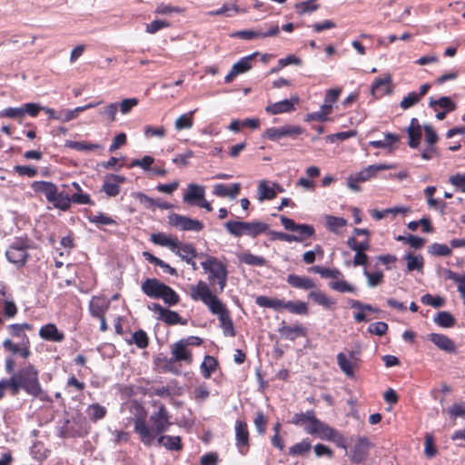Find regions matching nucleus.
<instances>
[{"instance_id":"obj_45","label":"nucleus","mask_w":465,"mask_h":465,"mask_svg":"<svg viewBox=\"0 0 465 465\" xmlns=\"http://www.w3.org/2000/svg\"><path fill=\"white\" fill-rule=\"evenodd\" d=\"M64 146L76 151H93L94 149L102 148V145L98 143H92L85 141L78 142L71 140H66L64 143Z\"/></svg>"},{"instance_id":"obj_32","label":"nucleus","mask_w":465,"mask_h":465,"mask_svg":"<svg viewBox=\"0 0 465 465\" xmlns=\"http://www.w3.org/2000/svg\"><path fill=\"white\" fill-rule=\"evenodd\" d=\"M5 257L9 262L15 264L18 268H21L25 265L30 255L27 252H19L15 249L9 248L5 252Z\"/></svg>"},{"instance_id":"obj_3","label":"nucleus","mask_w":465,"mask_h":465,"mask_svg":"<svg viewBox=\"0 0 465 465\" xmlns=\"http://www.w3.org/2000/svg\"><path fill=\"white\" fill-rule=\"evenodd\" d=\"M190 296L194 301H202L208 307L209 311L213 314L217 315L218 318L230 312L226 305L203 281H199L196 285H191Z\"/></svg>"},{"instance_id":"obj_38","label":"nucleus","mask_w":465,"mask_h":465,"mask_svg":"<svg viewBox=\"0 0 465 465\" xmlns=\"http://www.w3.org/2000/svg\"><path fill=\"white\" fill-rule=\"evenodd\" d=\"M434 322L442 328H451L456 324L455 317L447 311L439 312L433 319Z\"/></svg>"},{"instance_id":"obj_64","label":"nucleus","mask_w":465,"mask_h":465,"mask_svg":"<svg viewBox=\"0 0 465 465\" xmlns=\"http://www.w3.org/2000/svg\"><path fill=\"white\" fill-rule=\"evenodd\" d=\"M447 411L451 420H456L458 417L465 418V402L454 403L448 408Z\"/></svg>"},{"instance_id":"obj_53","label":"nucleus","mask_w":465,"mask_h":465,"mask_svg":"<svg viewBox=\"0 0 465 465\" xmlns=\"http://www.w3.org/2000/svg\"><path fill=\"white\" fill-rule=\"evenodd\" d=\"M221 323V328L223 329V334L229 337H234L236 335V331L233 325V322L229 314H225L223 317L218 318Z\"/></svg>"},{"instance_id":"obj_43","label":"nucleus","mask_w":465,"mask_h":465,"mask_svg":"<svg viewBox=\"0 0 465 465\" xmlns=\"http://www.w3.org/2000/svg\"><path fill=\"white\" fill-rule=\"evenodd\" d=\"M308 298L312 299L315 303L323 306L326 309H331L335 303V300L327 297L321 291H312L308 293Z\"/></svg>"},{"instance_id":"obj_14","label":"nucleus","mask_w":465,"mask_h":465,"mask_svg":"<svg viewBox=\"0 0 465 465\" xmlns=\"http://www.w3.org/2000/svg\"><path fill=\"white\" fill-rule=\"evenodd\" d=\"M391 83L392 78L390 74H385L384 77L376 78L371 87V95L380 98L384 94H391L392 93Z\"/></svg>"},{"instance_id":"obj_17","label":"nucleus","mask_w":465,"mask_h":465,"mask_svg":"<svg viewBox=\"0 0 465 465\" xmlns=\"http://www.w3.org/2000/svg\"><path fill=\"white\" fill-rule=\"evenodd\" d=\"M428 340L447 353L457 352L455 342L445 334L431 332L428 335Z\"/></svg>"},{"instance_id":"obj_56","label":"nucleus","mask_w":465,"mask_h":465,"mask_svg":"<svg viewBox=\"0 0 465 465\" xmlns=\"http://www.w3.org/2000/svg\"><path fill=\"white\" fill-rule=\"evenodd\" d=\"M194 111H190L188 114H183L179 116L175 121V129L180 131L183 129H189L193 126V114Z\"/></svg>"},{"instance_id":"obj_41","label":"nucleus","mask_w":465,"mask_h":465,"mask_svg":"<svg viewBox=\"0 0 465 465\" xmlns=\"http://www.w3.org/2000/svg\"><path fill=\"white\" fill-rule=\"evenodd\" d=\"M126 342L130 345L135 344L139 349H145L149 345V337L143 330L139 329L132 334L131 339L126 340Z\"/></svg>"},{"instance_id":"obj_27","label":"nucleus","mask_w":465,"mask_h":465,"mask_svg":"<svg viewBox=\"0 0 465 465\" xmlns=\"http://www.w3.org/2000/svg\"><path fill=\"white\" fill-rule=\"evenodd\" d=\"M241 183H232L230 186L223 183H218L214 185L213 193L219 197L235 199L241 192Z\"/></svg>"},{"instance_id":"obj_58","label":"nucleus","mask_w":465,"mask_h":465,"mask_svg":"<svg viewBox=\"0 0 465 465\" xmlns=\"http://www.w3.org/2000/svg\"><path fill=\"white\" fill-rule=\"evenodd\" d=\"M132 196L138 200L146 209H151L153 211L156 208V200L146 195L142 192H134L132 193Z\"/></svg>"},{"instance_id":"obj_50","label":"nucleus","mask_w":465,"mask_h":465,"mask_svg":"<svg viewBox=\"0 0 465 465\" xmlns=\"http://www.w3.org/2000/svg\"><path fill=\"white\" fill-rule=\"evenodd\" d=\"M337 361H338V365L341 368V370L348 377L354 376V365L355 364L352 361H349L343 352H340L337 355Z\"/></svg>"},{"instance_id":"obj_5","label":"nucleus","mask_w":465,"mask_h":465,"mask_svg":"<svg viewBox=\"0 0 465 465\" xmlns=\"http://www.w3.org/2000/svg\"><path fill=\"white\" fill-rule=\"evenodd\" d=\"M226 231L233 237L240 238L242 235H248L256 238L258 235L268 231V224L260 221H227L223 224Z\"/></svg>"},{"instance_id":"obj_57","label":"nucleus","mask_w":465,"mask_h":465,"mask_svg":"<svg viewBox=\"0 0 465 465\" xmlns=\"http://www.w3.org/2000/svg\"><path fill=\"white\" fill-rule=\"evenodd\" d=\"M428 252L435 256L448 257L451 255L452 251L446 244L434 242L429 247Z\"/></svg>"},{"instance_id":"obj_35","label":"nucleus","mask_w":465,"mask_h":465,"mask_svg":"<svg viewBox=\"0 0 465 465\" xmlns=\"http://www.w3.org/2000/svg\"><path fill=\"white\" fill-rule=\"evenodd\" d=\"M159 321L163 322L167 325H186L188 321L180 316V314L174 311H172L168 308L165 309L162 317L157 318Z\"/></svg>"},{"instance_id":"obj_16","label":"nucleus","mask_w":465,"mask_h":465,"mask_svg":"<svg viewBox=\"0 0 465 465\" xmlns=\"http://www.w3.org/2000/svg\"><path fill=\"white\" fill-rule=\"evenodd\" d=\"M174 253L187 264L191 265L193 271L198 269L196 262H194V258H196L199 253L197 252V250L193 243L181 242L179 248L176 249Z\"/></svg>"},{"instance_id":"obj_59","label":"nucleus","mask_w":465,"mask_h":465,"mask_svg":"<svg viewBox=\"0 0 465 465\" xmlns=\"http://www.w3.org/2000/svg\"><path fill=\"white\" fill-rule=\"evenodd\" d=\"M278 302L279 299H273L264 295L257 296L255 299V303L258 306L262 308L273 309L274 311H278Z\"/></svg>"},{"instance_id":"obj_8","label":"nucleus","mask_w":465,"mask_h":465,"mask_svg":"<svg viewBox=\"0 0 465 465\" xmlns=\"http://www.w3.org/2000/svg\"><path fill=\"white\" fill-rule=\"evenodd\" d=\"M304 133V129L299 125L285 124L281 127H271L266 129L262 137L272 142H279L283 137L296 139Z\"/></svg>"},{"instance_id":"obj_7","label":"nucleus","mask_w":465,"mask_h":465,"mask_svg":"<svg viewBox=\"0 0 465 465\" xmlns=\"http://www.w3.org/2000/svg\"><path fill=\"white\" fill-rule=\"evenodd\" d=\"M280 221L285 230L290 232H298V234H291L290 236L295 237L296 240H290V242H302L305 239L312 238L315 236L314 226L308 223H297L294 220L280 215Z\"/></svg>"},{"instance_id":"obj_63","label":"nucleus","mask_w":465,"mask_h":465,"mask_svg":"<svg viewBox=\"0 0 465 465\" xmlns=\"http://www.w3.org/2000/svg\"><path fill=\"white\" fill-rule=\"evenodd\" d=\"M9 248L15 249L19 252H27L32 248V241L27 237L15 238V240L10 244Z\"/></svg>"},{"instance_id":"obj_42","label":"nucleus","mask_w":465,"mask_h":465,"mask_svg":"<svg viewBox=\"0 0 465 465\" xmlns=\"http://www.w3.org/2000/svg\"><path fill=\"white\" fill-rule=\"evenodd\" d=\"M403 259L407 262V270L409 272H420L424 267V259L420 254L414 255L411 252H408L404 255Z\"/></svg>"},{"instance_id":"obj_11","label":"nucleus","mask_w":465,"mask_h":465,"mask_svg":"<svg viewBox=\"0 0 465 465\" xmlns=\"http://www.w3.org/2000/svg\"><path fill=\"white\" fill-rule=\"evenodd\" d=\"M300 103V97L297 94L292 95L290 99H283L276 103H270L265 107L268 114L275 115L284 113H292L296 110V104Z\"/></svg>"},{"instance_id":"obj_21","label":"nucleus","mask_w":465,"mask_h":465,"mask_svg":"<svg viewBox=\"0 0 465 465\" xmlns=\"http://www.w3.org/2000/svg\"><path fill=\"white\" fill-rule=\"evenodd\" d=\"M110 301L104 296H94L89 302V312L94 318H102L109 309Z\"/></svg>"},{"instance_id":"obj_62","label":"nucleus","mask_w":465,"mask_h":465,"mask_svg":"<svg viewBox=\"0 0 465 465\" xmlns=\"http://www.w3.org/2000/svg\"><path fill=\"white\" fill-rule=\"evenodd\" d=\"M164 447L168 450L180 451L183 450L182 438L180 436L166 435Z\"/></svg>"},{"instance_id":"obj_61","label":"nucleus","mask_w":465,"mask_h":465,"mask_svg":"<svg viewBox=\"0 0 465 465\" xmlns=\"http://www.w3.org/2000/svg\"><path fill=\"white\" fill-rule=\"evenodd\" d=\"M304 414V418L308 420L310 423L309 426L305 428V430L307 433L314 435L315 431L317 430L316 426L319 424L321 420L316 418L314 411H307Z\"/></svg>"},{"instance_id":"obj_10","label":"nucleus","mask_w":465,"mask_h":465,"mask_svg":"<svg viewBox=\"0 0 465 465\" xmlns=\"http://www.w3.org/2000/svg\"><path fill=\"white\" fill-rule=\"evenodd\" d=\"M372 443L366 436L359 437L350 451V460L354 464H362L369 456Z\"/></svg>"},{"instance_id":"obj_39","label":"nucleus","mask_w":465,"mask_h":465,"mask_svg":"<svg viewBox=\"0 0 465 465\" xmlns=\"http://www.w3.org/2000/svg\"><path fill=\"white\" fill-rule=\"evenodd\" d=\"M219 366L217 359L211 355H206L201 364V371L205 379H209L213 372L216 371Z\"/></svg>"},{"instance_id":"obj_18","label":"nucleus","mask_w":465,"mask_h":465,"mask_svg":"<svg viewBox=\"0 0 465 465\" xmlns=\"http://www.w3.org/2000/svg\"><path fill=\"white\" fill-rule=\"evenodd\" d=\"M38 334L41 339L53 342H62L65 338L64 333L59 331L54 323L43 325Z\"/></svg>"},{"instance_id":"obj_55","label":"nucleus","mask_w":465,"mask_h":465,"mask_svg":"<svg viewBox=\"0 0 465 465\" xmlns=\"http://www.w3.org/2000/svg\"><path fill=\"white\" fill-rule=\"evenodd\" d=\"M364 276L367 278V283L369 287H376L383 282L384 274L381 271H375L373 272H370L366 269L363 271Z\"/></svg>"},{"instance_id":"obj_48","label":"nucleus","mask_w":465,"mask_h":465,"mask_svg":"<svg viewBox=\"0 0 465 465\" xmlns=\"http://www.w3.org/2000/svg\"><path fill=\"white\" fill-rule=\"evenodd\" d=\"M312 449V444L309 439H303L301 442L294 444L289 448V455L291 456H304Z\"/></svg>"},{"instance_id":"obj_12","label":"nucleus","mask_w":465,"mask_h":465,"mask_svg":"<svg viewBox=\"0 0 465 465\" xmlns=\"http://www.w3.org/2000/svg\"><path fill=\"white\" fill-rule=\"evenodd\" d=\"M348 304L351 309H358L359 312L353 314V319L355 322H367L370 321L368 318L366 312H373V313H381L382 311L378 307H375L369 303H364L359 300L348 299Z\"/></svg>"},{"instance_id":"obj_49","label":"nucleus","mask_w":465,"mask_h":465,"mask_svg":"<svg viewBox=\"0 0 465 465\" xmlns=\"http://www.w3.org/2000/svg\"><path fill=\"white\" fill-rule=\"evenodd\" d=\"M163 302L169 306H175L180 302L179 294L169 285H165L164 291L163 292V296L161 298Z\"/></svg>"},{"instance_id":"obj_31","label":"nucleus","mask_w":465,"mask_h":465,"mask_svg":"<svg viewBox=\"0 0 465 465\" xmlns=\"http://www.w3.org/2000/svg\"><path fill=\"white\" fill-rule=\"evenodd\" d=\"M429 106L435 111H437V106H439L448 114L457 109V104L451 99L450 96H441L437 100L433 99V97H430Z\"/></svg>"},{"instance_id":"obj_9","label":"nucleus","mask_w":465,"mask_h":465,"mask_svg":"<svg viewBox=\"0 0 465 465\" xmlns=\"http://www.w3.org/2000/svg\"><path fill=\"white\" fill-rule=\"evenodd\" d=\"M168 223L181 231L201 232L204 225L203 223L191 217L182 215L179 213H172L168 215Z\"/></svg>"},{"instance_id":"obj_2","label":"nucleus","mask_w":465,"mask_h":465,"mask_svg":"<svg viewBox=\"0 0 465 465\" xmlns=\"http://www.w3.org/2000/svg\"><path fill=\"white\" fill-rule=\"evenodd\" d=\"M134 420V431L139 435L141 442L146 447L152 446L156 436L167 431L172 425L169 419L165 421L163 418L153 414L150 417L153 427L150 428L146 422L145 412L136 414Z\"/></svg>"},{"instance_id":"obj_4","label":"nucleus","mask_w":465,"mask_h":465,"mask_svg":"<svg viewBox=\"0 0 465 465\" xmlns=\"http://www.w3.org/2000/svg\"><path fill=\"white\" fill-rule=\"evenodd\" d=\"M204 272L208 273V281L213 285L217 282L218 289L215 292L222 293L227 285L228 274L226 264L214 256H208L207 259L201 262Z\"/></svg>"},{"instance_id":"obj_25","label":"nucleus","mask_w":465,"mask_h":465,"mask_svg":"<svg viewBox=\"0 0 465 465\" xmlns=\"http://www.w3.org/2000/svg\"><path fill=\"white\" fill-rule=\"evenodd\" d=\"M3 346L6 351H11L13 354H19L24 359H27L31 355L29 338L22 341L21 347L14 343L10 339H6L3 342Z\"/></svg>"},{"instance_id":"obj_44","label":"nucleus","mask_w":465,"mask_h":465,"mask_svg":"<svg viewBox=\"0 0 465 465\" xmlns=\"http://www.w3.org/2000/svg\"><path fill=\"white\" fill-rule=\"evenodd\" d=\"M241 262L252 266H264L267 260L262 256L254 255L249 252L238 255Z\"/></svg>"},{"instance_id":"obj_40","label":"nucleus","mask_w":465,"mask_h":465,"mask_svg":"<svg viewBox=\"0 0 465 465\" xmlns=\"http://www.w3.org/2000/svg\"><path fill=\"white\" fill-rule=\"evenodd\" d=\"M89 214L86 216L87 220L91 223H94L97 227H101L102 225H116L117 223L111 216L106 215L105 213L100 212L96 215H94L92 212L87 211Z\"/></svg>"},{"instance_id":"obj_1","label":"nucleus","mask_w":465,"mask_h":465,"mask_svg":"<svg viewBox=\"0 0 465 465\" xmlns=\"http://www.w3.org/2000/svg\"><path fill=\"white\" fill-rule=\"evenodd\" d=\"M15 374L17 394L24 391L27 395L42 401L52 402L47 391L43 390L39 371L32 363L20 368Z\"/></svg>"},{"instance_id":"obj_33","label":"nucleus","mask_w":465,"mask_h":465,"mask_svg":"<svg viewBox=\"0 0 465 465\" xmlns=\"http://www.w3.org/2000/svg\"><path fill=\"white\" fill-rule=\"evenodd\" d=\"M258 200L260 202L272 200L277 196V191L266 180H262L258 184Z\"/></svg>"},{"instance_id":"obj_28","label":"nucleus","mask_w":465,"mask_h":465,"mask_svg":"<svg viewBox=\"0 0 465 465\" xmlns=\"http://www.w3.org/2000/svg\"><path fill=\"white\" fill-rule=\"evenodd\" d=\"M155 366L161 368L162 372H170L174 375H181L182 371L178 369L171 358H167L163 353H159L153 357Z\"/></svg>"},{"instance_id":"obj_22","label":"nucleus","mask_w":465,"mask_h":465,"mask_svg":"<svg viewBox=\"0 0 465 465\" xmlns=\"http://www.w3.org/2000/svg\"><path fill=\"white\" fill-rule=\"evenodd\" d=\"M151 242L156 245L168 247L173 252L179 248L181 242L176 237H172L163 232H156L151 234Z\"/></svg>"},{"instance_id":"obj_30","label":"nucleus","mask_w":465,"mask_h":465,"mask_svg":"<svg viewBox=\"0 0 465 465\" xmlns=\"http://www.w3.org/2000/svg\"><path fill=\"white\" fill-rule=\"evenodd\" d=\"M286 282L292 287L302 290H310L316 287V284L312 279L296 274H289L287 276Z\"/></svg>"},{"instance_id":"obj_47","label":"nucleus","mask_w":465,"mask_h":465,"mask_svg":"<svg viewBox=\"0 0 465 465\" xmlns=\"http://www.w3.org/2000/svg\"><path fill=\"white\" fill-rule=\"evenodd\" d=\"M86 411L89 419L94 422L104 419L107 413L106 408L99 403H93L89 405Z\"/></svg>"},{"instance_id":"obj_36","label":"nucleus","mask_w":465,"mask_h":465,"mask_svg":"<svg viewBox=\"0 0 465 465\" xmlns=\"http://www.w3.org/2000/svg\"><path fill=\"white\" fill-rule=\"evenodd\" d=\"M442 271L446 275V279L452 280L458 283L457 291L460 293L463 304L465 305V273L459 274L450 269H443Z\"/></svg>"},{"instance_id":"obj_13","label":"nucleus","mask_w":465,"mask_h":465,"mask_svg":"<svg viewBox=\"0 0 465 465\" xmlns=\"http://www.w3.org/2000/svg\"><path fill=\"white\" fill-rule=\"evenodd\" d=\"M236 447L242 455H245L250 447L248 426L245 420H237L235 424Z\"/></svg>"},{"instance_id":"obj_60","label":"nucleus","mask_w":465,"mask_h":465,"mask_svg":"<svg viewBox=\"0 0 465 465\" xmlns=\"http://www.w3.org/2000/svg\"><path fill=\"white\" fill-rule=\"evenodd\" d=\"M329 286L334 290V291H337V292H352V293H355L356 292V288L350 284L348 282L344 281V280H341V281H336V282H331L329 283Z\"/></svg>"},{"instance_id":"obj_51","label":"nucleus","mask_w":465,"mask_h":465,"mask_svg":"<svg viewBox=\"0 0 465 465\" xmlns=\"http://www.w3.org/2000/svg\"><path fill=\"white\" fill-rule=\"evenodd\" d=\"M317 430L314 435H318L322 440H330L336 434L337 430L324 423L323 421H320L316 426Z\"/></svg>"},{"instance_id":"obj_20","label":"nucleus","mask_w":465,"mask_h":465,"mask_svg":"<svg viewBox=\"0 0 465 465\" xmlns=\"http://www.w3.org/2000/svg\"><path fill=\"white\" fill-rule=\"evenodd\" d=\"M396 167L395 164H388V163H378V164H371L366 168H363L359 173H356L358 177V181L361 183L366 182L373 177H376L378 172L383 170H391Z\"/></svg>"},{"instance_id":"obj_46","label":"nucleus","mask_w":465,"mask_h":465,"mask_svg":"<svg viewBox=\"0 0 465 465\" xmlns=\"http://www.w3.org/2000/svg\"><path fill=\"white\" fill-rule=\"evenodd\" d=\"M308 271L319 273L322 278L338 279L340 276H341V271L337 268L330 269L320 265H314L308 268Z\"/></svg>"},{"instance_id":"obj_54","label":"nucleus","mask_w":465,"mask_h":465,"mask_svg":"<svg viewBox=\"0 0 465 465\" xmlns=\"http://www.w3.org/2000/svg\"><path fill=\"white\" fill-rule=\"evenodd\" d=\"M420 302L433 308H441L445 305V298L440 295L433 296L430 293H426L421 296Z\"/></svg>"},{"instance_id":"obj_24","label":"nucleus","mask_w":465,"mask_h":465,"mask_svg":"<svg viewBox=\"0 0 465 465\" xmlns=\"http://www.w3.org/2000/svg\"><path fill=\"white\" fill-rule=\"evenodd\" d=\"M31 188L35 193H44L48 203L54 199V194L57 191L56 184L47 181H35L31 183Z\"/></svg>"},{"instance_id":"obj_19","label":"nucleus","mask_w":465,"mask_h":465,"mask_svg":"<svg viewBox=\"0 0 465 465\" xmlns=\"http://www.w3.org/2000/svg\"><path fill=\"white\" fill-rule=\"evenodd\" d=\"M188 346L184 345L182 341H178L172 346V361H184L187 364H192L193 362V354L192 351L187 348Z\"/></svg>"},{"instance_id":"obj_37","label":"nucleus","mask_w":465,"mask_h":465,"mask_svg":"<svg viewBox=\"0 0 465 465\" xmlns=\"http://www.w3.org/2000/svg\"><path fill=\"white\" fill-rule=\"evenodd\" d=\"M260 53L259 52H254L247 56H244L242 58H241L238 62H236L235 64H232V68L234 69V71H236L239 74H244L246 72H248L249 70L252 69V61L257 56L259 55Z\"/></svg>"},{"instance_id":"obj_34","label":"nucleus","mask_w":465,"mask_h":465,"mask_svg":"<svg viewBox=\"0 0 465 465\" xmlns=\"http://www.w3.org/2000/svg\"><path fill=\"white\" fill-rule=\"evenodd\" d=\"M50 203L54 205V208L63 212H66L71 207V195L64 192H58L57 190L54 194V199L51 200Z\"/></svg>"},{"instance_id":"obj_26","label":"nucleus","mask_w":465,"mask_h":465,"mask_svg":"<svg viewBox=\"0 0 465 465\" xmlns=\"http://www.w3.org/2000/svg\"><path fill=\"white\" fill-rule=\"evenodd\" d=\"M205 196L204 187L196 183H190L188 191L183 195V202L192 205H196Z\"/></svg>"},{"instance_id":"obj_6","label":"nucleus","mask_w":465,"mask_h":465,"mask_svg":"<svg viewBox=\"0 0 465 465\" xmlns=\"http://www.w3.org/2000/svg\"><path fill=\"white\" fill-rule=\"evenodd\" d=\"M88 429L86 418L81 412H76L70 419L64 420L58 436L62 439L83 438L88 434Z\"/></svg>"},{"instance_id":"obj_29","label":"nucleus","mask_w":465,"mask_h":465,"mask_svg":"<svg viewBox=\"0 0 465 465\" xmlns=\"http://www.w3.org/2000/svg\"><path fill=\"white\" fill-rule=\"evenodd\" d=\"M278 331L281 335L285 336L286 339L290 341H294L297 337H305L307 334V330L302 325L296 326H288L285 322L282 321L281 323V327L278 329Z\"/></svg>"},{"instance_id":"obj_15","label":"nucleus","mask_w":465,"mask_h":465,"mask_svg":"<svg viewBox=\"0 0 465 465\" xmlns=\"http://www.w3.org/2000/svg\"><path fill=\"white\" fill-rule=\"evenodd\" d=\"M165 283L156 278H147L142 282L141 289L144 294L153 299H161Z\"/></svg>"},{"instance_id":"obj_52","label":"nucleus","mask_w":465,"mask_h":465,"mask_svg":"<svg viewBox=\"0 0 465 465\" xmlns=\"http://www.w3.org/2000/svg\"><path fill=\"white\" fill-rule=\"evenodd\" d=\"M347 224V220L343 217H337L333 215L326 216V225L330 232L337 233L339 228H341Z\"/></svg>"},{"instance_id":"obj_23","label":"nucleus","mask_w":465,"mask_h":465,"mask_svg":"<svg viewBox=\"0 0 465 465\" xmlns=\"http://www.w3.org/2000/svg\"><path fill=\"white\" fill-rule=\"evenodd\" d=\"M282 309H285L291 313L299 315H307L309 313L307 303L302 301L292 302L279 299L277 312H280Z\"/></svg>"}]
</instances>
